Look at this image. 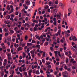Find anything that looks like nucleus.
<instances>
[{"mask_svg": "<svg viewBox=\"0 0 77 77\" xmlns=\"http://www.w3.org/2000/svg\"><path fill=\"white\" fill-rule=\"evenodd\" d=\"M63 77H67V75H68V72L66 71H65L63 73Z\"/></svg>", "mask_w": 77, "mask_h": 77, "instance_id": "f257e3e1", "label": "nucleus"}, {"mask_svg": "<svg viewBox=\"0 0 77 77\" xmlns=\"http://www.w3.org/2000/svg\"><path fill=\"white\" fill-rule=\"evenodd\" d=\"M71 48L72 50V51H74V53H75L76 54H77V48L75 50V49H74V48H73V47H72L71 46Z\"/></svg>", "mask_w": 77, "mask_h": 77, "instance_id": "f03ea898", "label": "nucleus"}, {"mask_svg": "<svg viewBox=\"0 0 77 77\" xmlns=\"http://www.w3.org/2000/svg\"><path fill=\"white\" fill-rule=\"evenodd\" d=\"M72 40L73 41H77V39L76 38V37H75V36L72 35Z\"/></svg>", "mask_w": 77, "mask_h": 77, "instance_id": "7ed1b4c3", "label": "nucleus"}, {"mask_svg": "<svg viewBox=\"0 0 77 77\" xmlns=\"http://www.w3.org/2000/svg\"><path fill=\"white\" fill-rule=\"evenodd\" d=\"M57 53H58V51H54V53L55 54V57H59V56L57 55Z\"/></svg>", "mask_w": 77, "mask_h": 77, "instance_id": "20e7f679", "label": "nucleus"}, {"mask_svg": "<svg viewBox=\"0 0 77 77\" xmlns=\"http://www.w3.org/2000/svg\"><path fill=\"white\" fill-rule=\"evenodd\" d=\"M60 15H57V20H59V19H61V17H60V16H61V14H60Z\"/></svg>", "mask_w": 77, "mask_h": 77, "instance_id": "39448f33", "label": "nucleus"}, {"mask_svg": "<svg viewBox=\"0 0 77 77\" xmlns=\"http://www.w3.org/2000/svg\"><path fill=\"white\" fill-rule=\"evenodd\" d=\"M26 4L27 5H30V0H28L26 1Z\"/></svg>", "mask_w": 77, "mask_h": 77, "instance_id": "423d86ee", "label": "nucleus"}, {"mask_svg": "<svg viewBox=\"0 0 77 77\" xmlns=\"http://www.w3.org/2000/svg\"><path fill=\"white\" fill-rule=\"evenodd\" d=\"M18 51H21V50H23V48H22V47H19L18 48Z\"/></svg>", "mask_w": 77, "mask_h": 77, "instance_id": "0eeeda50", "label": "nucleus"}, {"mask_svg": "<svg viewBox=\"0 0 77 77\" xmlns=\"http://www.w3.org/2000/svg\"><path fill=\"white\" fill-rule=\"evenodd\" d=\"M35 47H36V48H38V49H40V48H41V46H40V45H36Z\"/></svg>", "mask_w": 77, "mask_h": 77, "instance_id": "6e6552de", "label": "nucleus"}, {"mask_svg": "<svg viewBox=\"0 0 77 77\" xmlns=\"http://www.w3.org/2000/svg\"><path fill=\"white\" fill-rule=\"evenodd\" d=\"M27 44L28 47H29V46H32V43H27Z\"/></svg>", "mask_w": 77, "mask_h": 77, "instance_id": "1a4fd4ad", "label": "nucleus"}, {"mask_svg": "<svg viewBox=\"0 0 77 77\" xmlns=\"http://www.w3.org/2000/svg\"><path fill=\"white\" fill-rule=\"evenodd\" d=\"M61 30L59 29L58 30V32H57L59 36L60 35V33H61V31H60Z\"/></svg>", "mask_w": 77, "mask_h": 77, "instance_id": "9d476101", "label": "nucleus"}, {"mask_svg": "<svg viewBox=\"0 0 77 77\" xmlns=\"http://www.w3.org/2000/svg\"><path fill=\"white\" fill-rule=\"evenodd\" d=\"M68 11L69 13H72V9L71 8H70L69 9H68Z\"/></svg>", "mask_w": 77, "mask_h": 77, "instance_id": "9b49d317", "label": "nucleus"}, {"mask_svg": "<svg viewBox=\"0 0 77 77\" xmlns=\"http://www.w3.org/2000/svg\"><path fill=\"white\" fill-rule=\"evenodd\" d=\"M11 11H10V12L8 13L9 14H11V13H12V12H14V8H11Z\"/></svg>", "mask_w": 77, "mask_h": 77, "instance_id": "f8f14e48", "label": "nucleus"}, {"mask_svg": "<svg viewBox=\"0 0 77 77\" xmlns=\"http://www.w3.org/2000/svg\"><path fill=\"white\" fill-rule=\"evenodd\" d=\"M61 59H62L64 57V54H63L60 56Z\"/></svg>", "mask_w": 77, "mask_h": 77, "instance_id": "ddd939ff", "label": "nucleus"}, {"mask_svg": "<svg viewBox=\"0 0 77 77\" xmlns=\"http://www.w3.org/2000/svg\"><path fill=\"white\" fill-rule=\"evenodd\" d=\"M23 71L24 72V71H27V68H26V67H24V68H23Z\"/></svg>", "mask_w": 77, "mask_h": 77, "instance_id": "4468645a", "label": "nucleus"}, {"mask_svg": "<svg viewBox=\"0 0 77 77\" xmlns=\"http://www.w3.org/2000/svg\"><path fill=\"white\" fill-rule=\"evenodd\" d=\"M7 40L8 41H10V42H11V37H10L8 38H7Z\"/></svg>", "mask_w": 77, "mask_h": 77, "instance_id": "2eb2a0df", "label": "nucleus"}, {"mask_svg": "<svg viewBox=\"0 0 77 77\" xmlns=\"http://www.w3.org/2000/svg\"><path fill=\"white\" fill-rule=\"evenodd\" d=\"M32 44H35V43H36V41H35L33 39L32 41Z\"/></svg>", "mask_w": 77, "mask_h": 77, "instance_id": "dca6fc26", "label": "nucleus"}, {"mask_svg": "<svg viewBox=\"0 0 77 77\" xmlns=\"http://www.w3.org/2000/svg\"><path fill=\"white\" fill-rule=\"evenodd\" d=\"M28 39V36L27 35H26L25 37V40L26 41V40H27V39Z\"/></svg>", "mask_w": 77, "mask_h": 77, "instance_id": "f3484780", "label": "nucleus"}, {"mask_svg": "<svg viewBox=\"0 0 77 77\" xmlns=\"http://www.w3.org/2000/svg\"><path fill=\"white\" fill-rule=\"evenodd\" d=\"M33 32H35V31H37V28H36V27H34L33 28Z\"/></svg>", "mask_w": 77, "mask_h": 77, "instance_id": "a211bd4d", "label": "nucleus"}, {"mask_svg": "<svg viewBox=\"0 0 77 77\" xmlns=\"http://www.w3.org/2000/svg\"><path fill=\"white\" fill-rule=\"evenodd\" d=\"M46 53V52L45 51L43 52V57H45V54Z\"/></svg>", "mask_w": 77, "mask_h": 77, "instance_id": "6ab92c4d", "label": "nucleus"}, {"mask_svg": "<svg viewBox=\"0 0 77 77\" xmlns=\"http://www.w3.org/2000/svg\"><path fill=\"white\" fill-rule=\"evenodd\" d=\"M8 60H12V58L11 57H8Z\"/></svg>", "mask_w": 77, "mask_h": 77, "instance_id": "aec40b11", "label": "nucleus"}, {"mask_svg": "<svg viewBox=\"0 0 77 77\" xmlns=\"http://www.w3.org/2000/svg\"><path fill=\"white\" fill-rule=\"evenodd\" d=\"M4 72L3 71L1 72V76L2 77H3V75H4Z\"/></svg>", "mask_w": 77, "mask_h": 77, "instance_id": "412c9836", "label": "nucleus"}, {"mask_svg": "<svg viewBox=\"0 0 77 77\" xmlns=\"http://www.w3.org/2000/svg\"><path fill=\"white\" fill-rule=\"evenodd\" d=\"M57 43H60V38H58L57 39Z\"/></svg>", "mask_w": 77, "mask_h": 77, "instance_id": "4be33fe9", "label": "nucleus"}, {"mask_svg": "<svg viewBox=\"0 0 77 77\" xmlns=\"http://www.w3.org/2000/svg\"><path fill=\"white\" fill-rule=\"evenodd\" d=\"M68 61H69V60L68 58H67L66 60V63H67L68 62Z\"/></svg>", "mask_w": 77, "mask_h": 77, "instance_id": "5701e85b", "label": "nucleus"}, {"mask_svg": "<svg viewBox=\"0 0 77 77\" xmlns=\"http://www.w3.org/2000/svg\"><path fill=\"white\" fill-rule=\"evenodd\" d=\"M16 43H18L19 42H18V38H16Z\"/></svg>", "mask_w": 77, "mask_h": 77, "instance_id": "b1692460", "label": "nucleus"}, {"mask_svg": "<svg viewBox=\"0 0 77 77\" xmlns=\"http://www.w3.org/2000/svg\"><path fill=\"white\" fill-rule=\"evenodd\" d=\"M19 71H20V72H22L23 71L22 70V68L21 67H20Z\"/></svg>", "mask_w": 77, "mask_h": 77, "instance_id": "393cba45", "label": "nucleus"}, {"mask_svg": "<svg viewBox=\"0 0 77 77\" xmlns=\"http://www.w3.org/2000/svg\"><path fill=\"white\" fill-rule=\"evenodd\" d=\"M49 6H52V5H51V2H49Z\"/></svg>", "mask_w": 77, "mask_h": 77, "instance_id": "a878e982", "label": "nucleus"}, {"mask_svg": "<svg viewBox=\"0 0 77 77\" xmlns=\"http://www.w3.org/2000/svg\"><path fill=\"white\" fill-rule=\"evenodd\" d=\"M24 75L25 76H27V72H24Z\"/></svg>", "mask_w": 77, "mask_h": 77, "instance_id": "bb28decb", "label": "nucleus"}, {"mask_svg": "<svg viewBox=\"0 0 77 77\" xmlns=\"http://www.w3.org/2000/svg\"><path fill=\"white\" fill-rule=\"evenodd\" d=\"M5 71L6 74H8V73L9 72V71H6V69H5Z\"/></svg>", "mask_w": 77, "mask_h": 77, "instance_id": "cd10ccee", "label": "nucleus"}, {"mask_svg": "<svg viewBox=\"0 0 77 77\" xmlns=\"http://www.w3.org/2000/svg\"><path fill=\"white\" fill-rule=\"evenodd\" d=\"M52 77L51 75V74H50V75H48V74H47V77Z\"/></svg>", "mask_w": 77, "mask_h": 77, "instance_id": "c85d7f7f", "label": "nucleus"}, {"mask_svg": "<svg viewBox=\"0 0 77 77\" xmlns=\"http://www.w3.org/2000/svg\"><path fill=\"white\" fill-rule=\"evenodd\" d=\"M30 53L31 54H34V51H30Z\"/></svg>", "mask_w": 77, "mask_h": 77, "instance_id": "c756f323", "label": "nucleus"}, {"mask_svg": "<svg viewBox=\"0 0 77 77\" xmlns=\"http://www.w3.org/2000/svg\"><path fill=\"white\" fill-rule=\"evenodd\" d=\"M57 27H55L54 29V32H57Z\"/></svg>", "mask_w": 77, "mask_h": 77, "instance_id": "7c9ffc66", "label": "nucleus"}, {"mask_svg": "<svg viewBox=\"0 0 77 77\" xmlns=\"http://www.w3.org/2000/svg\"><path fill=\"white\" fill-rule=\"evenodd\" d=\"M18 14H19L18 12L16 11L15 12V15H18Z\"/></svg>", "mask_w": 77, "mask_h": 77, "instance_id": "2f4dec72", "label": "nucleus"}, {"mask_svg": "<svg viewBox=\"0 0 77 77\" xmlns=\"http://www.w3.org/2000/svg\"><path fill=\"white\" fill-rule=\"evenodd\" d=\"M63 69L62 68H59V69L60 71H62V70H63Z\"/></svg>", "mask_w": 77, "mask_h": 77, "instance_id": "473e14b6", "label": "nucleus"}, {"mask_svg": "<svg viewBox=\"0 0 77 77\" xmlns=\"http://www.w3.org/2000/svg\"><path fill=\"white\" fill-rule=\"evenodd\" d=\"M64 65L65 66L64 67V69H68L67 68V66H66V65Z\"/></svg>", "mask_w": 77, "mask_h": 77, "instance_id": "72a5a7b5", "label": "nucleus"}, {"mask_svg": "<svg viewBox=\"0 0 77 77\" xmlns=\"http://www.w3.org/2000/svg\"><path fill=\"white\" fill-rule=\"evenodd\" d=\"M7 18H8V19H10V18H11V16H10V15H8L7 16Z\"/></svg>", "mask_w": 77, "mask_h": 77, "instance_id": "f704fd0d", "label": "nucleus"}, {"mask_svg": "<svg viewBox=\"0 0 77 77\" xmlns=\"http://www.w3.org/2000/svg\"><path fill=\"white\" fill-rule=\"evenodd\" d=\"M67 69V71H69V72L71 71V69L69 68H68Z\"/></svg>", "mask_w": 77, "mask_h": 77, "instance_id": "c9c22d12", "label": "nucleus"}, {"mask_svg": "<svg viewBox=\"0 0 77 77\" xmlns=\"http://www.w3.org/2000/svg\"><path fill=\"white\" fill-rule=\"evenodd\" d=\"M40 73L39 72V71L38 70L36 72V74H39Z\"/></svg>", "mask_w": 77, "mask_h": 77, "instance_id": "e433bc0d", "label": "nucleus"}, {"mask_svg": "<svg viewBox=\"0 0 77 77\" xmlns=\"http://www.w3.org/2000/svg\"><path fill=\"white\" fill-rule=\"evenodd\" d=\"M0 32L1 33L3 32V30H2V28H0Z\"/></svg>", "mask_w": 77, "mask_h": 77, "instance_id": "4c0bfd02", "label": "nucleus"}, {"mask_svg": "<svg viewBox=\"0 0 77 77\" xmlns=\"http://www.w3.org/2000/svg\"><path fill=\"white\" fill-rule=\"evenodd\" d=\"M5 26H6V24L3 25L2 26V29H4V28H5Z\"/></svg>", "mask_w": 77, "mask_h": 77, "instance_id": "58836bf2", "label": "nucleus"}, {"mask_svg": "<svg viewBox=\"0 0 77 77\" xmlns=\"http://www.w3.org/2000/svg\"><path fill=\"white\" fill-rule=\"evenodd\" d=\"M7 8L8 10V11H10V7H9V6H7Z\"/></svg>", "mask_w": 77, "mask_h": 77, "instance_id": "ea45409f", "label": "nucleus"}, {"mask_svg": "<svg viewBox=\"0 0 77 77\" xmlns=\"http://www.w3.org/2000/svg\"><path fill=\"white\" fill-rule=\"evenodd\" d=\"M30 14H26V15L27 17H30Z\"/></svg>", "mask_w": 77, "mask_h": 77, "instance_id": "a19ab883", "label": "nucleus"}, {"mask_svg": "<svg viewBox=\"0 0 77 77\" xmlns=\"http://www.w3.org/2000/svg\"><path fill=\"white\" fill-rule=\"evenodd\" d=\"M0 60L2 62H3V58L1 56H0Z\"/></svg>", "mask_w": 77, "mask_h": 77, "instance_id": "79ce46f5", "label": "nucleus"}, {"mask_svg": "<svg viewBox=\"0 0 77 77\" xmlns=\"http://www.w3.org/2000/svg\"><path fill=\"white\" fill-rule=\"evenodd\" d=\"M56 57V60L57 61H59V58H58V57Z\"/></svg>", "mask_w": 77, "mask_h": 77, "instance_id": "37998d69", "label": "nucleus"}, {"mask_svg": "<svg viewBox=\"0 0 77 77\" xmlns=\"http://www.w3.org/2000/svg\"><path fill=\"white\" fill-rule=\"evenodd\" d=\"M10 32L11 33H14V31L13 30H10Z\"/></svg>", "mask_w": 77, "mask_h": 77, "instance_id": "c03bdc74", "label": "nucleus"}, {"mask_svg": "<svg viewBox=\"0 0 77 77\" xmlns=\"http://www.w3.org/2000/svg\"><path fill=\"white\" fill-rule=\"evenodd\" d=\"M32 3L33 4V6H35V2H33Z\"/></svg>", "mask_w": 77, "mask_h": 77, "instance_id": "a18cd8bd", "label": "nucleus"}, {"mask_svg": "<svg viewBox=\"0 0 77 77\" xmlns=\"http://www.w3.org/2000/svg\"><path fill=\"white\" fill-rule=\"evenodd\" d=\"M18 69H19V67H18L17 69H16L15 70L16 71H18Z\"/></svg>", "mask_w": 77, "mask_h": 77, "instance_id": "49530a36", "label": "nucleus"}, {"mask_svg": "<svg viewBox=\"0 0 77 77\" xmlns=\"http://www.w3.org/2000/svg\"><path fill=\"white\" fill-rule=\"evenodd\" d=\"M73 48H76L77 49V45H76L75 46H73Z\"/></svg>", "mask_w": 77, "mask_h": 77, "instance_id": "de8ad7c7", "label": "nucleus"}, {"mask_svg": "<svg viewBox=\"0 0 77 77\" xmlns=\"http://www.w3.org/2000/svg\"><path fill=\"white\" fill-rule=\"evenodd\" d=\"M4 62L5 63H7L8 62V61L7 60V59H5L4 60Z\"/></svg>", "mask_w": 77, "mask_h": 77, "instance_id": "09e8293b", "label": "nucleus"}, {"mask_svg": "<svg viewBox=\"0 0 77 77\" xmlns=\"http://www.w3.org/2000/svg\"><path fill=\"white\" fill-rule=\"evenodd\" d=\"M58 3H59V2H58V1H56L55 2V4L56 5H58Z\"/></svg>", "mask_w": 77, "mask_h": 77, "instance_id": "8fccbe9b", "label": "nucleus"}, {"mask_svg": "<svg viewBox=\"0 0 77 77\" xmlns=\"http://www.w3.org/2000/svg\"><path fill=\"white\" fill-rule=\"evenodd\" d=\"M48 8V5H47L45 7V8L47 9Z\"/></svg>", "mask_w": 77, "mask_h": 77, "instance_id": "3c124183", "label": "nucleus"}, {"mask_svg": "<svg viewBox=\"0 0 77 77\" xmlns=\"http://www.w3.org/2000/svg\"><path fill=\"white\" fill-rule=\"evenodd\" d=\"M48 68H51V65H49L48 66Z\"/></svg>", "mask_w": 77, "mask_h": 77, "instance_id": "603ef678", "label": "nucleus"}, {"mask_svg": "<svg viewBox=\"0 0 77 77\" xmlns=\"http://www.w3.org/2000/svg\"><path fill=\"white\" fill-rule=\"evenodd\" d=\"M56 21H55L54 22V26H56Z\"/></svg>", "mask_w": 77, "mask_h": 77, "instance_id": "864d4df0", "label": "nucleus"}, {"mask_svg": "<svg viewBox=\"0 0 77 77\" xmlns=\"http://www.w3.org/2000/svg\"><path fill=\"white\" fill-rule=\"evenodd\" d=\"M26 45V44L24 43H23L22 44V47H24L25 46V45Z\"/></svg>", "mask_w": 77, "mask_h": 77, "instance_id": "5fc2aeb1", "label": "nucleus"}, {"mask_svg": "<svg viewBox=\"0 0 77 77\" xmlns=\"http://www.w3.org/2000/svg\"><path fill=\"white\" fill-rule=\"evenodd\" d=\"M72 57L73 58H75V57H76V56L74 55H73L72 56Z\"/></svg>", "mask_w": 77, "mask_h": 77, "instance_id": "6e6d98bb", "label": "nucleus"}, {"mask_svg": "<svg viewBox=\"0 0 77 77\" xmlns=\"http://www.w3.org/2000/svg\"><path fill=\"white\" fill-rule=\"evenodd\" d=\"M50 62H48L46 63V65H50Z\"/></svg>", "mask_w": 77, "mask_h": 77, "instance_id": "4d7b16f0", "label": "nucleus"}, {"mask_svg": "<svg viewBox=\"0 0 77 77\" xmlns=\"http://www.w3.org/2000/svg\"><path fill=\"white\" fill-rule=\"evenodd\" d=\"M26 66V65L25 64H24L21 66V67H22V68H23V67H24V66Z\"/></svg>", "mask_w": 77, "mask_h": 77, "instance_id": "13d9d810", "label": "nucleus"}, {"mask_svg": "<svg viewBox=\"0 0 77 77\" xmlns=\"http://www.w3.org/2000/svg\"><path fill=\"white\" fill-rule=\"evenodd\" d=\"M49 54L51 56H52V55H53L52 53H51V52H49Z\"/></svg>", "mask_w": 77, "mask_h": 77, "instance_id": "bf43d9fd", "label": "nucleus"}, {"mask_svg": "<svg viewBox=\"0 0 77 77\" xmlns=\"http://www.w3.org/2000/svg\"><path fill=\"white\" fill-rule=\"evenodd\" d=\"M8 33H5V35L6 36H8Z\"/></svg>", "mask_w": 77, "mask_h": 77, "instance_id": "052dcab7", "label": "nucleus"}, {"mask_svg": "<svg viewBox=\"0 0 77 77\" xmlns=\"http://www.w3.org/2000/svg\"><path fill=\"white\" fill-rule=\"evenodd\" d=\"M72 74H74V73H75V70L72 71Z\"/></svg>", "mask_w": 77, "mask_h": 77, "instance_id": "680f3d73", "label": "nucleus"}, {"mask_svg": "<svg viewBox=\"0 0 77 77\" xmlns=\"http://www.w3.org/2000/svg\"><path fill=\"white\" fill-rule=\"evenodd\" d=\"M58 55L59 56H60V51H59L58 52Z\"/></svg>", "mask_w": 77, "mask_h": 77, "instance_id": "e2e57ef3", "label": "nucleus"}, {"mask_svg": "<svg viewBox=\"0 0 77 77\" xmlns=\"http://www.w3.org/2000/svg\"><path fill=\"white\" fill-rule=\"evenodd\" d=\"M45 61L44 60V59H42V62L43 63H45Z\"/></svg>", "mask_w": 77, "mask_h": 77, "instance_id": "0e129e2a", "label": "nucleus"}, {"mask_svg": "<svg viewBox=\"0 0 77 77\" xmlns=\"http://www.w3.org/2000/svg\"><path fill=\"white\" fill-rule=\"evenodd\" d=\"M77 63V62L75 61H73L72 62V63Z\"/></svg>", "mask_w": 77, "mask_h": 77, "instance_id": "69168bd1", "label": "nucleus"}, {"mask_svg": "<svg viewBox=\"0 0 77 77\" xmlns=\"http://www.w3.org/2000/svg\"><path fill=\"white\" fill-rule=\"evenodd\" d=\"M63 63H64V62L61 61L60 63V65H62V64H63Z\"/></svg>", "mask_w": 77, "mask_h": 77, "instance_id": "338daca9", "label": "nucleus"}, {"mask_svg": "<svg viewBox=\"0 0 77 77\" xmlns=\"http://www.w3.org/2000/svg\"><path fill=\"white\" fill-rule=\"evenodd\" d=\"M57 72H54V75H57Z\"/></svg>", "mask_w": 77, "mask_h": 77, "instance_id": "774afa93", "label": "nucleus"}]
</instances>
